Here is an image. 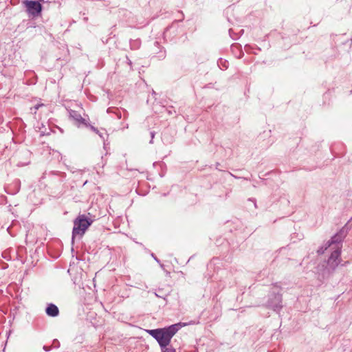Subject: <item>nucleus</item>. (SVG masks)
Masks as SVG:
<instances>
[{
    "label": "nucleus",
    "instance_id": "obj_1",
    "mask_svg": "<svg viewBox=\"0 0 352 352\" xmlns=\"http://www.w3.org/2000/svg\"><path fill=\"white\" fill-rule=\"evenodd\" d=\"M181 323L171 324L164 328L147 330V333L156 340L161 349L168 346L172 338L178 331Z\"/></svg>",
    "mask_w": 352,
    "mask_h": 352
},
{
    "label": "nucleus",
    "instance_id": "obj_2",
    "mask_svg": "<svg viewBox=\"0 0 352 352\" xmlns=\"http://www.w3.org/2000/svg\"><path fill=\"white\" fill-rule=\"evenodd\" d=\"M92 223L93 220L91 218L87 217L85 214H79L74 221L72 243H74L76 236L81 238Z\"/></svg>",
    "mask_w": 352,
    "mask_h": 352
},
{
    "label": "nucleus",
    "instance_id": "obj_3",
    "mask_svg": "<svg viewBox=\"0 0 352 352\" xmlns=\"http://www.w3.org/2000/svg\"><path fill=\"white\" fill-rule=\"evenodd\" d=\"M265 306L277 313L280 312L283 308L282 295L279 292H271Z\"/></svg>",
    "mask_w": 352,
    "mask_h": 352
},
{
    "label": "nucleus",
    "instance_id": "obj_4",
    "mask_svg": "<svg viewBox=\"0 0 352 352\" xmlns=\"http://www.w3.org/2000/svg\"><path fill=\"white\" fill-rule=\"evenodd\" d=\"M346 236V232L344 228H342L327 241V247H331V250H337V249H339L340 252H341L342 247V243Z\"/></svg>",
    "mask_w": 352,
    "mask_h": 352
},
{
    "label": "nucleus",
    "instance_id": "obj_5",
    "mask_svg": "<svg viewBox=\"0 0 352 352\" xmlns=\"http://www.w3.org/2000/svg\"><path fill=\"white\" fill-rule=\"evenodd\" d=\"M340 254L341 252H340L339 249H337V250H333L331 252L327 260V263L325 268V270H327L329 273L333 272L340 264Z\"/></svg>",
    "mask_w": 352,
    "mask_h": 352
},
{
    "label": "nucleus",
    "instance_id": "obj_6",
    "mask_svg": "<svg viewBox=\"0 0 352 352\" xmlns=\"http://www.w3.org/2000/svg\"><path fill=\"white\" fill-rule=\"evenodd\" d=\"M178 28L177 21L173 22L170 26L167 27L164 32V39L173 40L177 35Z\"/></svg>",
    "mask_w": 352,
    "mask_h": 352
},
{
    "label": "nucleus",
    "instance_id": "obj_7",
    "mask_svg": "<svg viewBox=\"0 0 352 352\" xmlns=\"http://www.w3.org/2000/svg\"><path fill=\"white\" fill-rule=\"evenodd\" d=\"M69 116L71 118H72L75 121V124L77 126H80L81 124L87 126L88 123L87 122V120L83 118L80 113H79L77 111L75 110H70L69 111Z\"/></svg>",
    "mask_w": 352,
    "mask_h": 352
},
{
    "label": "nucleus",
    "instance_id": "obj_8",
    "mask_svg": "<svg viewBox=\"0 0 352 352\" xmlns=\"http://www.w3.org/2000/svg\"><path fill=\"white\" fill-rule=\"evenodd\" d=\"M153 53L155 54L159 60H163L166 57V50L163 47H161L158 41L154 42Z\"/></svg>",
    "mask_w": 352,
    "mask_h": 352
},
{
    "label": "nucleus",
    "instance_id": "obj_9",
    "mask_svg": "<svg viewBox=\"0 0 352 352\" xmlns=\"http://www.w3.org/2000/svg\"><path fill=\"white\" fill-rule=\"evenodd\" d=\"M45 314L50 317H57L59 314L58 307L54 303H49L45 308Z\"/></svg>",
    "mask_w": 352,
    "mask_h": 352
},
{
    "label": "nucleus",
    "instance_id": "obj_10",
    "mask_svg": "<svg viewBox=\"0 0 352 352\" xmlns=\"http://www.w3.org/2000/svg\"><path fill=\"white\" fill-rule=\"evenodd\" d=\"M87 127H89V129L95 132L96 133H97L103 140H104V138L105 136L107 135V132L104 129H102V132L99 131L97 128H96L95 126L88 124V126Z\"/></svg>",
    "mask_w": 352,
    "mask_h": 352
},
{
    "label": "nucleus",
    "instance_id": "obj_11",
    "mask_svg": "<svg viewBox=\"0 0 352 352\" xmlns=\"http://www.w3.org/2000/svg\"><path fill=\"white\" fill-rule=\"evenodd\" d=\"M141 46V41L139 38L130 40V48L132 50H138Z\"/></svg>",
    "mask_w": 352,
    "mask_h": 352
},
{
    "label": "nucleus",
    "instance_id": "obj_12",
    "mask_svg": "<svg viewBox=\"0 0 352 352\" xmlns=\"http://www.w3.org/2000/svg\"><path fill=\"white\" fill-rule=\"evenodd\" d=\"M219 67L221 69H226L228 67V62L226 60L220 58L218 61Z\"/></svg>",
    "mask_w": 352,
    "mask_h": 352
},
{
    "label": "nucleus",
    "instance_id": "obj_13",
    "mask_svg": "<svg viewBox=\"0 0 352 352\" xmlns=\"http://www.w3.org/2000/svg\"><path fill=\"white\" fill-rule=\"evenodd\" d=\"M329 247H327V242L324 244V245L320 246L318 250L317 253L318 255L323 254L324 252L329 248Z\"/></svg>",
    "mask_w": 352,
    "mask_h": 352
},
{
    "label": "nucleus",
    "instance_id": "obj_14",
    "mask_svg": "<svg viewBox=\"0 0 352 352\" xmlns=\"http://www.w3.org/2000/svg\"><path fill=\"white\" fill-rule=\"evenodd\" d=\"M44 104L43 103L36 104L34 107L30 108L31 112L34 114L36 113L37 110L41 107H43Z\"/></svg>",
    "mask_w": 352,
    "mask_h": 352
},
{
    "label": "nucleus",
    "instance_id": "obj_15",
    "mask_svg": "<svg viewBox=\"0 0 352 352\" xmlns=\"http://www.w3.org/2000/svg\"><path fill=\"white\" fill-rule=\"evenodd\" d=\"M162 352H176L175 349L172 347L166 346L164 349H162Z\"/></svg>",
    "mask_w": 352,
    "mask_h": 352
},
{
    "label": "nucleus",
    "instance_id": "obj_16",
    "mask_svg": "<svg viewBox=\"0 0 352 352\" xmlns=\"http://www.w3.org/2000/svg\"><path fill=\"white\" fill-rule=\"evenodd\" d=\"M52 347L54 348H58L60 346V342H58V340L56 339H54L53 340V343H52Z\"/></svg>",
    "mask_w": 352,
    "mask_h": 352
},
{
    "label": "nucleus",
    "instance_id": "obj_17",
    "mask_svg": "<svg viewBox=\"0 0 352 352\" xmlns=\"http://www.w3.org/2000/svg\"><path fill=\"white\" fill-rule=\"evenodd\" d=\"M117 109L115 108V107H109L107 110V112L108 113H114L115 114V112L116 111Z\"/></svg>",
    "mask_w": 352,
    "mask_h": 352
},
{
    "label": "nucleus",
    "instance_id": "obj_18",
    "mask_svg": "<svg viewBox=\"0 0 352 352\" xmlns=\"http://www.w3.org/2000/svg\"><path fill=\"white\" fill-rule=\"evenodd\" d=\"M150 135H151V140H150V142H149V143H150V144H153V138H154V137H155V131H151V132H150Z\"/></svg>",
    "mask_w": 352,
    "mask_h": 352
},
{
    "label": "nucleus",
    "instance_id": "obj_19",
    "mask_svg": "<svg viewBox=\"0 0 352 352\" xmlns=\"http://www.w3.org/2000/svg\"><path fill=\"white\" fill-rule=\"evenodd\" d=\"M115 115L116 116L118 119H121L122 113H121L120 111L118 109H117L116 111L115 112Z\"/></svg>",
    "mask_w": 352,
    "mask_h": 352
},
{
    "label": "nucleus",
    "instance_id": "obj_20",
    "mask_svg": "<svg viewBox=\"0 0 352 352\" xmlns=\"http://www.w3.org/2000/svg\"><path fill=\"white\" fill-rule=\"evenodd\" d=\"M52 346H46V345L43 346V350L47 352L50 351L52 349Z\"/></svg>",
    "mask_w": 352,
    "mask_h": 352
},
{
    "label": "nucleus",
    "instance_id": "obj_21",
    "mask_svg": "<svg viewBox=\"0 0 352 352\" xmlns=\"http://www.w3.org/2000/svg\"><path fill=\"white\" fill-rule=\"evenodd\" d=\"M170 109H168V114H170V115H173V113H176L175 110L173 109V107H170Z\"/></svg>",
    "mask_w": 352,
    "mask_h": 352
},
{
    "label": "nucleus",
    "instance_id": "obj_22",
    "mask_svg": "<svg viewBox=\"0 0 352 352\" xmlns=\"http://www.w3.org/2000/svg\"><path fill=\"white\" fill-rule=\"evenodd\" d=\"M126 61H127V63L131 67L132 66V62L131 60L129 59V58L128 57V56H126Z\"/></svg>",
    "mask_w": 352,
    "mask_h": 352
},
{
    "label": "nucleus",
    "instance_id": "obj_23",
    "mask_svg": "<svg viewBox=\"0 0 352 352\" xmlns=\"http://www.w3.org/2000/svg\"><path fill=\"white\" fill-rule=\"evenodd\" d=\"M151 256L155 259V261H156L157 263H160V260L155 256V255L153 253L151 254Z\"/></svg>",
    "mask_w": 352,
    "mask_h": 352
},
{
    "label": "nucleus",
    "instance_id": "obj_24",
    "mask_svg": "<svg viewBox=\"0 0 352 352\" xmlns=\"http://www.w3.org/2000/svg\"><path fill=\"white\" fill-rule=\"evenodd\" d=\"M125 111V113H124V116L126 118L128 116L129 113H128V112L126 111Z\"/></svg>",
    "mask_w": 352,
    "mask_h": 352
},
{
    "label": "nucleus",
    "instance_id": "obj_25",
    "mask_svg": "<svg viewBox=\"0 0 352 352\" xmlns=\"http://www.w3.org/2000/svg\"><path fill=\"white\" fill-rule=\"evenodd\" d=\"M181 14H182V15H183L182 12H181ZM183 19H184V16H182V18L180 20H179V21H183Z\"/></svg>",
    "mask_w": 352,
    "mask_h": 352
},
{
    "label": "nucleus",
    "instance_id": "obj_26",
    "mask_svg": "<svg viewBox=\"0 0 352 352\" xmlns=\"http://www.w3.org/2000/svg\"><path fill=\"white\" fill-rule=\"evenodd\" d=\"M232 29H230V30H229V34H230V36H232V35H231V32H232Z\"/></svg>",
    "mask_w": 352,
    "mask_h": 352
},
{
    "label": "nucleus",
    "instance_id": "obj_27",
    "mask_svg": "<svg viewBox=\"0 0 352 352\" xmlns=\"http://www.w3.org/2000/svg\"><path fill=\"white\" fill-rule=\"evenodd\" d=\"M234 47H237V45H232V48H234Z\"/></svg>",
    "mask_w": 352,
    "mask_h": 352
},
{
    "label": "nucleus",
    "instance_id": "obj_28",
    "mask_svg": "<svg viewBox=\"0 0 352 352\" xmlns=\"http://www.w3.org/2000/svg\"><path fill=\"white\" fill-rule=\"evenodd\" d=\"M156 296L160 297V294H156Z\"/></svg>",
    "mask_w": 352,
    "mask_h": 352
},
{
    "label": "nucleus",
    "instance_id": "obj_29",
    "mask_svg": "<svg viewBox=\"0 0 352 352\" xmlns=\"http://www.w3.org/2000/svg\"><path fill=\"white\" fill-rule=\"evenodd\" d=\"M156 296L160 297V294H156Z\"/></svg>",
    "mask_w": 352,
    "mask_h": 352
},
{
    "label": "nucleus",
    "instance_id": "obj_30",
    "mask_svg": "<svg viewBox=\"0 0 352 352\" xmlns=\"http://www.w3.org/2000/svg\"><path fill=\"white\" fill-rule=\"evenodd\" d=\"M254 206H255V207H256V202H255V201H254Z\"/></svg>",
    "mask_w": 352,
    "mask_h": 352
}]
</instances>
